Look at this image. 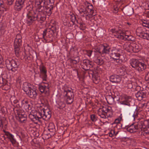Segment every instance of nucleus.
Wrapping results in <instances>:
<instances>
[{"label": "nucleus", "mask_w": 149, "mask_h": 149, "mask_svg": "<svg viewBox=\"0 0 149 149\" xmlns=\"http://www.w3.org/2000/svg\"><path fill=\"white\" fill-rule=\"evenodd\" d=\"M52 4H44V6L40 7L37 10H34L30 5L27 6L25 11L26 17V24L30 25L36 21L42 23L46 19V15L49 16L52 13V11L53 9Z\"/></svg>", "instance_id": "nucleus-1"}, {"label": "nucleus", "mask_w": 149, "mask_h": 149, "mask_svg": "<svg viewBox=\"0 0 149 149\" xmlns=\"http://www.w3.org/2000/svg\"><path fill=\"white\" fill-rule=\"evenodd\" d=\"M130 64L133 68L141 72L146 69L147 66L149 65V58L143 61L132 59L130 61Z\"/></svg>", "instance_id": "nucleus-2"}, {"label": "nucleus", "mask_w": 149, "mask_h": 149, "mask_svg": "<svg viewBox=\"0 0 149 149\" xmlns=\"http://www.w3.org/2000/svg\"><path fill=\"white\" fill-rule=\"evenodd\" d=\"M6 66L8 70L15 72L19 68V63L17 59H7L5 61Z\"/></svg>", "instance_id": "nucleus-3"}, {"label": "nucleus", "mask_w": 149, "mask_h": 149, "mask_svg": "<svg viewBox=\"0 0 149 149\" xmlns=\"http://www.w3.org/2000/svg\"><path fill=\"white\" fill-rule=\"evenodd\" d=\"M136 33L140 38L149 40V31H146L144 28L139 27L136 29Z\"/></svg>", "instance_id": "nucleus-4"}, {"label": "nucleus", "mask_w": 149, "mask_h": 149, "mask_svg": "<svg viewBox=\"0 0 149 149\" xmlns=\"http://www.w3.org/2000/svg\"><path fill=\"white\" fill-rule=\"evenodd\" d=\"M49 87L48 83L43 82L41 84L39 85V89L42 93H44L46 96L49 95Z\"/></svg>", "instance_id": "nucleus-5"}, {"label": "nucleus", "mask_w": 149, "mask_h": 149, "mask_svg": "<svg viewBox=\"0 0 149 149\" xmlns=\"http://www.w3.org/2000/svg\"><path fill=\"white\" fill-rule=\"evenodd\" d=\"M40 71V77L42 79L43 81H46L47 78V70L46 67L42 63L39 65Z\"/></svg>", "instance_id": "nucleus-6"}, {"label": "nucleus", "mask_w": 149, "mask_h": 149, "mask_svg": "<svg viewBox=\"0 0 149 149\" xmlns=\"http://www.w3.org/2000/svg\"><path fill=\"white\" fill-rule=\"evenodd\" d=\"M64 94L66 96V102L67 104H70L72 103L73 101L74 96L73 92L69 90L64 91Z\"/></svg>", "instance_id": "nucleus-7"}, {"label": "nucleus", "mask_w": 149, "mask_h": 149, "mask_svg": "<svg viewBox=\"0 0 149 149\" xmlns=\"http://www.w3.org/2000/svg\"><path fill=\"white\" fill-rule=\"evenodd\" d=\"M122 50L121 49L113 47L111 50V53L110 54V57L113 58H118L122 56Z\"/></svg>", "instance_id": "nucleus-8"}, {"label": "nucleus", "mask_w": 149, "mask_h": 149, "mask_svg": "<svg viewBox=\"0 0 149 149\" xmlns=\"http://www.w3.org/2000/svg\"><path fill=\"white\" fill-rule=\"evenodd\" d=\"M17 108H22L28 111L31 109L30 103L26 99H24L21 102V104H17L16 106Z\"/></svg>", "instance_id": "nucleus-9"}, {"label": "nucleus", "mask_w": 149, "mask_h": 149, "mask_svg": "<svg viewBox=\"0 0 149 149\" xmlns=\"http://www.w3.org/2000/svg\"><path fill=\"white\" fill-rule=\"evenodd\" d=\"M81 65L82 68L85 70H88L93 67V62L88 60H84Z\"/></svg>", "instance_id": "nucleus-10"}, {"label": "nucleus", "mask_w": 149, "mask_h": 149, "mask_svg": "<svg viewBox=\"0 0 149 149\" xmlns=\"http://www.w3.org/2000/svg\"><path fill=\"white\" fill-rule=\"evenodd\" d=\"M25 0H16L14 6V9L18 11H20L23 7Z\"/></svg>", "instance_id": "nucleus-11"}, {"label": "nucleus", "mask_w": 149, "mask_h": 149, "mask_svg": "<svg viewBox=\"0 0 149 149\" xmlns=\"http://www.w3.org/2000/svg\"><path fill=\"white\" fill-rule=\"evenodd\" d=\"M119 33V35H116V37L120 40H127L128 41L133 40L134 37L131 35H127L123 33Z\"/></svg>", "instance_id": "nucleus-12"}, {"label": "nucleus", "mask_w": 149, "mask_h": 149, "mask_svg": "<svg viewBox=\"0 0 149 149\" xmlns=\"http://www.w3.org/2000/svg\"><path fill=\"white\" fill-rule=\"evenodd\" d=\"M16 116L17 119L21 123H25L27 120L26 115L20 112L19 110H17Z\"/></svg>", "instance_id": "nucleus-13"}, {"label": "nucleus", "mask_w": 149, "mask_h": 149, "mask_svg": "<svg viewBox=\"0 0 149 149\" xmlns=\"http://www.w3.org/2000/svg\"><path fill=\"white\" fill-rule=\"evenodd\" d=\"M131 98L130 97L127 96L123 97L122 100L120 101V103L121 104L130 106V102L131 101Z\"/></svg>", "instance_id": "nucleus-14"}, {"label": "nucleus", "mask_w": 149, "mask_h": 149, "mask_svg": "<svg viewBox=\"0 0 149 149\" xmlns=\"http://www.w3.org/2000/svg\"><path fill=\"white\" fill-rule=\"evenodd\" d=\"M3 132L4 133V135L7 136V138L9 139L10 141L13 144H14L16 143V140L14 138V136L10 133L9 132L6 131L5 130H3Z\"/></svg>", "instance_id": "nucleus-15"}, {"label": "nucleus", "mask_w": 149, "mask_h": 149, "mask_svg": "<svg viewBox=\"0 0 149 149\" xmlns=\"http://www.w3.org/2000/svg\"><path fill=\"white\" fill-rule=\"evenodd\" d=\"M121 77L117 75H111L110 77V80L112 83H119L121 81Z\"/></svg>", "instance_id": "nucleus-16"}, {"label": "nucleus", "mask_w": 149, "mask_h": 149, "mask_svg": "<svg viewBox=\"0 0 149 149\" xmlns=\"http://www.w3.org/2000/svg\"><path fill=\"white\" fill-rule=\"evenodd\" d=\"M98 54H95L94 60L95 63L97 65H101L104 63L103 59Z\"/></svg>", "instance_id": "nucleus-17"}, {"label": "nucleus", "mask_w": 149, "mask_h": 149, "mask_svg": "<svg viewBox=\"0 0 149 149\" xmlns=\"http://www.w3.org/2000/svg\"><path fill=\"white\" fill-rule=\"evenodd\" d=\"M22 37L20 34H17L16 36L14 42V45L17 46H20L22 44Z\"/></svg>", "instance_id": "nucleus-18"}, {"label": "nucleus", "mask_w": 149, "mask_h": 149, "mask_svg": "<svg viewBox=\"0 0 149 149\" xmlns=\"http://www.w3.org/2000/svg\"><path fill=\"white\" fill-rule=\"evenodd\" d=\"M106 106L103 107L102 108L99 109L98 111L97 114L101 118H106Z\"/></svg>", "instance_id": "nucleus-19"}, {"label": "nucleus", "mask_w": 149, "mask_h": 149, "mask_svg": "<svg viewBox=\"0 0 149 149\" xmlns=\"http://www.w3.org/2000/svg\"><path fill=\"white\" fill-rule=\"evenodd\" d=\"M48 129L49 132H50L49 133L50 136H54L55 134V128L53 123H50L49 124Z\"/></svg>", "instance_id": "nucleus-20"}, {"label": "nucleus", "mask_w": 149, "mask_h": 149, "mask_svg": "<svg viewBox=\"0 0 149 149\" xmlns=\"http://www.w3.org/2000/svg\"><path fill=\"white\" fill-rule=\"evenodd\" d=\"M135 96L139 100H141L143 98L146 97V93L143 91H139L136 93Z\"/></svg>", "instance_id": "nucleus-21"}, {"label": "nucleus", "mask_w": 149, "mask_h": 149, "mask_svg": "<svg viewBox=\"0 0 149 149\" xmlns=\"http://www.w3.org/2000/svg\"><path fill=\"white\" fill-rule=\"evenodd\" d=\"M26 94L31 98L35 99L36 98L37 93L36 90L31 88L26 93Z\"/></svg>", "instance_id": "nucleus-22"}, {"label": "nucleus", "mask_w": 149, "mask_h": 149, "mask_svg": "<svg viewBox=\"0 0 149 149\" xmlns=\"http://www.w3.org/2000/svg\"><path fill=\"white\" fill-rule=\"evenodd\" d=\"M102 54H109L111 51L110 46L107 44H102Z\"/></svg>", "instance_id": "nucleus-23"}, {"label": "nucleus", "mask_w": 149, "mask_h": 149, "mask_svg": "<svg viewBox=\"0 0 149 149\" xmlns=\"http://www.w3.org/2000/svg\"><path fill=\"white\" fill-rule=\"evenodd\" d=\"M123 48L127 52H132V43L126 42L123 45Z\"/></svg>", "instance_id": "nucleus-24"}, {"label": "nucleus", "mask_w": 149, "mask_h": 149, "mask_svg": "<svg viewBox=\"0 0 149 149\" xmlns=\"http://www.w3.org/2000/svg\"><path fill=\"white\" fill-rule=\"evenodd\" d=\"M126 130L130 133H134L138 132L136 127V125L134 124H132L131 125L127 127Z\"/></svg>", "instance_id": "nucleus-25"}, {"label": "nucleus", "mask_w": 149, "mask_h": 149, "mask_svg": "<svg viewBox=\"0 0 149 149\" xmlns=\"http://www.w3.org/2000/svg\"><path fill=\"white\" fill-rule=\"evenodd\" d=\"M135 125H136V127L138 132L142 131L144 127H145L144 123L143 121H139L137 123L135 124Z\"/></svg>", "instance_id": "nucleus-26"}, {"label": "nucleus", "mask_w": 149, "mask_h": 149, "mask_svg": "<svg viewBox=\"0 0 149 149\" xmlns=\"http://www.w3.org/2000/svg\"><path fill=\"white\" fill-rule=\"evenodd\" d=\"M44 113L43 119L48 120L51 116V112L49 109H44Z\"/></svg>", "instance_id": "nucleus-27"}, {"label": "nucleus", "mask_w": 149, "mask_h": 149, "mask_svg": "<svg viewBox=\"0 0 149 149\" xmlns=\"http://www.w3.org/2000/svg\"><path fill=\"white\" fill-rule=\"evenodd\" d=\"M29 117L31 120L36 124H37L38 121L40 122H41V120L38 119V117L37 116L36 114H34L31 113L29 114Z\"/></svg>", "instance_id": "nucleus-28"}, {"label": "nucleus", "mask_w": 149, "mask_h": 149, "mask_svg": "<svg viewBox=\"0 0 149 149\" xmlns=\"http://www.w3.org/2000/svg\"><path fill=\"white\" fill-rule=\"evenodd\" d=\"M6 10L3 4V1L0 0V18L3 16L5 14L4 13Z\"/></svg>", "instance_id": "nucleus-29"}, {"label": "nucleus", "mask_w": 149, "mask_h": 149, "mask_svg": "<svg viewBox=\"0 0 149 149\" xmlns=\"http://www.w3.org/2000/svg\"><path fill=\"white\" fill-rule=\"evenodd\" d=\"M102 44H101L97 47L94 48V52L95 54H98L100 56H101L102 54Z\"/></svg>", "instance_id": "nucleus-30"}, {"label": "nucleus", "mask_w": 149, "mask_h": 149, "mask_svg": "<svg viewBox=\"0 0 149 149\" xmlns=\"http://www.w3.org/2000/svg\"><path fill=\"white\" fill-rule=\"evenodd\" d=\"M93 8L92 5L90 4H88L86 6V9L87 12V14L88 13L90 15H93L94 10Z\"/></svg>", "instance_id": "nucleus-31"}, {"label": "nucleus", "mask_w": 149, "mask_h": 149, "mask_svg": "<svg viewBox=\"0 0 149 149\" xmlns=\"http://www.w3.org/2000/svg\"><path fill=\"white\" fill-rule=\"evenodd\" d=\"M30 84L27 82L24 83L23 85V89L25 91L26 93L28 92L29 90H30L31 88L30 87Z\"/></svg>", "instance_id": "nucleus-32"}, {"label": "nucleus", "mask_w": 149, "mask_h": 149, "mask_svg": "<svg viewBox=\"0 0 149 149\" xmlns=\"http://www.w3.org/2000/svg\"><path fill=\"white\" fill-rule=\"evenodd\" d=\"M108 103L110 104H113L115 102L114 98L112 96L109 95L106 97Z\"/></svg>", "instance_id": "nucleus-33"}, {"label": "nucleus", "mask_w": 149, "mask_h": 149, "mask_svg": "<svg viewBox=\"0 0 149 149\" xmlns=\"http://www.w3.org/2000/svg\"><path fill=\"white\" fill-rule=\"evenodd\" d=\"M140 50V48L138 44L135 43H132V52L137 53Z\"/></svg>", "instance_id": "nucleus-34"}, {"label": "nucleus", "mask_w": 149, "mask_h": 149, "mask_svg": "<svg viewBox=\"0 0 149 149\" xmlns=\"http://www.w3.org/2000/svg\"><path fill=\"white\" fill-rule=\"evenodd\" d=\"M106 118H108V117H111L112 116V113L111 111V108H110V109H109V107L106 106Z\"/></svg>", "instance_id": "nucleus-35"}, {"label": "nucleus", "mask_w": 149, "mask_h": 149, "mask_svg": "<svg viewBox=\"0 0 149 149\" xmlns=\"http://www.w3.org/2000/svg\"><path fill=\"white\" fill-rule=\"evenodd\" d=\"M44 109H42L40 110H38V111L37 112L36 114L38 116V118L39 120L40 119L42 118L43 119L44 113Z\"/></svg>", "instance_id": "nucleus-36"}, {"label": "nucleus", "mask_w": 149, "mask_h": 149, "mask_svg": "<svg viewBox=\"0 0 149 149\" xmlns=\"http://www.w3.org/2000/svg\"><path fill=\"white\" fill-rule=\"evenodd\" d=\"M78 10L80 13L86 14L87 16H88V15L87 12L86 8L84 7L83 6H81L80 8Z\"/></svg>", "instance_id": "nucleus-37"}, {"label": "nucleus", "mask_w": 149, "mask_h": 149, "mask_svg": "<svg viewBox=\"0 0 149 149\" xmlns=\"http://www.w3.org/2000/svg\"><path fill=\"white\" fill-rule=\"evenodd\" d=\"M42 2V1L40 0H36L35 2V6L37 8L36 10H38L40 7H43V6H42L40 5Z\"/></svg>", "instance_id": "nucleus-38"}, {"label": "nucleus", "mask_w": 149, "mask_h": 149, "mask_svg": "<svg viewBox=\"0 0 149 149\" xmlns=\"http://www.w3.org/2000/svg\"><path fill=\"white\" fill-rule=\"evenodd\" d=\"M69 17L71 19V21L72 22L73 25L74 24L76 21L78 22V21L76 20L75 16L73 13L70 15Z\"/></svg>", "instance_id": "nucleus-39"}, {"label": "nucleus", "mask_w": 149, "mask_h": 149, "mask_svg": "<svg viewBox=\"0 0 149 149\" xmlns=\"http://www.w3.org/2000/svg\"><path fill=\"white\" fill-rule=\"evenodd\" d=\"M97 75V74L96 73V75L92 77L93 82L96 84H97L100 81V78Z\"/></svg>", "instance_id": "nucleus-40"}, {"label": "nucleus", "mask_w": 149, "mask_h": 149, "mask_svg": "<svg viewBox=\"0 0 149 149\" xmlns=\"http://www.w3.org/2000/svg\"><path fill=\"white\" fill-rule=\"evenodd\" d=\"M118 132H116L114 130H111L108 133V134L110 137H112L114 136H116L118 134Z\"/></svg>", "instance_id": "nucleus-41"}, {"label": "nucleus", "mask_w": 149, "mask_h": 149, "mask_svg": "<svg viewBox=\"0 0 149 149\" xmlns=\"http://www.w3.org/2000/svg\"><path fill=\"white\" fill-rule=\"evenodd\" d=\"M122 114H121L117 118H116L114 121V123L118 124L120 123V122L123 121Z\"/></svg>", "instance_id": "nucleus-42"}, {"label": "nucleus", "mask_w": 149, "mask_h": 149, "mask_svg": "<svg viewBox=\"0 0 149 149\" xmlns=\"http://www.w3.org/2000/svg\"><path fill=\"white\" fill-rule=\"evenodd\" d=\"M119 71L120 75H123L125 72V69L123 67H120L119 69Z\"/></svg>", "instance_id": "nucleus-43"}, {"label": "nucleus", "mask_w": 149, "mask_h": 149, "mask_svg": "<svg viewBox=\"0 0 149 149\" xmlns=\"http://www.w3.org/2000/svg\"><path fill=\"white\" fill-rule=\"evenodd\" d=\"M14 46L15 54L17 56H19V47L20 46L14 45Z\"/></svg>", "instance_id": "nucleus-44"}, {"label": "nucleus", "mask_w": 149, "mask_h": 149, "mask_svg": "<svg viewBox=\"0 0 149 149\" xmlns=\"http://www.w3.org/2000/svg\"><path fill=\"white\" fill-rule=\"evenodd\" d=\"M91 120L93 122H95L97 120V117L95 114H92L90 116Z\"/></svg>", "instance_id": "nucleus-45"}, {"label": "nucleus", "mask_w": 149, "mask_h": 149, "mask_svg": "<svg viewBox=\"0 0 149 149\" xmlns=\"http://www.w3.org/2000/svg\"><path fill=\"white\" fill-rule=\"evenodd\" d=\"M114 60V61L118 63H121L123 61V60L120 58V57H119L118 58H113Z\"/></svg>", "instance_id": "nucleus-46"}, {"label": "nucleus", "mask_w": 149, "mask_h": 149, "mask_svg": "<svg viewBox=\"0 0 149 149\" xmlns=\"http://www.w3.org/2000/svg\"><path fill=\"white\" fill-rule=\"evenodd\" d=\"M143 130L146 134L149 133V124L146 126L145 125V127H144Z\"/></svg>", "instance_id": "nucleus-47"}, {"label": "nucleus", "mask_w": 149, "mask_h": 149, "mask_svg": "<svg viewBox=\"0 0 149 149\" xmlns=\"http://www.w3.org/2000/svg\"><path fill=\"white\" fill-rule=\"evenodd\" d=\"M124 11L127 13H129L130 11H132L133 10V9L131 8H124Z\"/></svg>", "instance_id": "nucleus-48"}, {"label": "nucleus", "mask_w": 149, "mask_h": 149, "mask_svg": "<svg viewBox=\"0 0 149 149\" xmlns=\"http://www.w3.org/2000/svg\"><path fill=\"white\" fill-rule=\"evenodd\" d=\"M88 74L89 77H92L96 75V73H95V72L91 70L88 71Z\"/></svg>", "instance_id": "nucleus-49"}, {"label": "nucleus", "mask_w": 149, "mask_h": 149, "mask_svg": "<svg viewBox=\"0 0 149 149\" xmlns=\"http://www.w3.org/2000/svg\"><path fill=\"white\" fill-rule=\"evenodd\" d=\"M85 52L86 54H87L88 56L90 57L93 51L91 50H86L85 51Z\"/></svg>", "instance_id": "nucleus-50"}, {"label": "nucleus", "mask_w": 149, "mask_h": 149, "mask_svg": "<svg viewBox=\"0 0 149 149\" xmlns=\"http://www.w3.org/2000/svg\"><path fill=\"white\" fill-rule=\"evenodd\" d=\"M58 105V108L60 109H62L65 107V104L62 102L59 103Z\"/></svg>", "instance_id": "nucleus-51"}, {"label": "nucleus", "mask_w": 149, "mask_h": 149, "mask_svg": "<svg viewBox=\"0 0 149 149\" xmlns=\"http://www.w3.org/2000/svg\"><path fill=\"white\" fill-rule=\"evenodd\" d=\"M138 114L139 113L138 111H136L134 112V113L133 115V117L134 119V120L137 118L138 117Z\"/></svg>", "instance_id": "nucleus-52"}, {"label": "nucleus", "mask_w": 149, "mask_h": 149, "mask_svg": "<svg viewBox=\"0 0 149 149\" xmlns=\"http://www.w3.org/2000/svg\"><path fill=\"white\" fill-rule=\"evenodd\" d=\"M145 79L146 81H148L149 83V72L146 74Z\"/></svg>", "instance_id": "nucleus-53"}, {"label": "nucleus", "mask_w": 149, "mask_h": 149, "mask_svg": "<svg viewBox=\"0 0 149 149\" xmlns=\"http://www.w3.org/2000/svg\"><path fill=\"white\" fill-rule=\"evenodd\" d=\"M47 29H45L43 31V33L42 34V37L44 40H46L45 37L46 36L47 33Z\"/></svg>", "instance_id": "nucleus-54"}, {"label": "nucleus", "mask_w": 149, "mask_h": 149, "mask_svg": "<svg viewBox=\"0 0 149 149\" xmlns=\"http://www.w3.org/2000/svg\"><path fill=\"white\" fill-rule=\"evenodd\" d=\"M3 60L2 56L0 55V65L1 67H3Z\"/></svg>", "instance_id": "nucleus-55"}, {"label": "nucleus", "mask_w": 149, "mask_h": 149, "mask_svg": "<svg viewBox=\"0 0 149 149\" xmlns=\"http://www.w3.org/2000/svg\"><path fill=\"white\" fill-rule=\"evenodd\" d=\"M70 62L71 63H73V64H76L77 63V61L72 59H70Z\"/></svg>", "instance_id": "nucleus-56"}, {"label": "nucleus", "mask_w": 149, "mask_h": 149, "mask_svg": "<svg viewBox=\"0 0 149 149\" xmlns=\"http://www.w3.org/2000/svg\"><path fill=\"white\" fill-rule=\"evenodd\" d=\"M148 22H146L145 21L144 22H143L142 24V25L143 26H145L146 27H148Z\"/></svg>", "instance_id": "nucleus-57"}, {"label": "nucleus", "mask_w": 149, "mask_h": 149, "mask_svg": "<svg viewBox=\"0 0 149 149\" xmlns=\"http://www.w3.org/2000/svg\"><path fill=\"white\" fill-rule=\"evenodd\" d=\"M3 123L2 120V118L0 117V127H3Z\"/></svg>", "instance_id": "nucleus-58"}, {"label": "nucleus", "mask_w": 149, "mask_h": 149, "mask_svg": "<svg viewBox=\"0 0 149 149\" xmlns=\"http://www.w3.org/2000/svg\"><path fill=\"white\" fill-rule=\"evenodd\" d=\"M14 0H7V4L9 5H12Z\"/></svg>", "instance_id": "nucleus-59"}, {"label": "nucleus", "mask_w": 149, "mask_h": 149, "mask_svg": "<svg viewBox=\"0 0 149 149\" xmlns=\"http://www.w3.org/2000/svg\"><path fill=\"white\" fill-rule=\"evenodd\" d=\"M74 46H72L70 49V52L71 53H73L75 51V49L74 48Z\"/></svg>", "instance_id": "nucleus-60"}, {"label": "nucleus", "mask_w": 149, "mask_h": 149, "mask_svg": "<svg viewBox=\"0 0 149 149\" xmlns=\"http://www.w3.org/2000/svg\"><path fill=\"white\" fill-rule=\"evenodd\" d=\"M21 78L20 76H19L16 79V81L17 83H20L21 82Z\"/></svg>", "instance_id": "nucleus-61"}, {"label": "nucleus", "mask_w": 149, "mask_h": 149, "mask_svg": "<svg viewBox=\"0 0 149 149\" xmlns=\"http://www.w3.org/2000/svg\"><path fill=\"white\" fill-rule=\"evenodd\" d=\"M111 32H112V33H114L115 32H117V33H118V35H119L120 34L119 33H121V31H116L115 30V29H111Z\"/></svg>", "instance_id": "nucleus-62"}, {"label": "nucleus", "mask_w": 149, "mask_h": 149, "mask_svg": "<svg viewBox=\"0 0 149 149\" xmlns=\"http://www.w3.org/2000/svg\"><path fill=\"white\" fill-rule=\"evenodd\" d=\"M118 8L117 7H116L114 8L113 12L115 13H116L118 12Z\"/></svg>", "instance_id": "nucleus-63"}, {"label": "nucleus", "mask_w": 149, "mask_h": 149, "mask_svg": "<svg viewBox=\"0 0 149 149\" xmlns=\"http://www.w3.org/2000/svg\"><path fill=\"white\" fill-rule=\"evenodd\" d=\"M64 25H65L69 27L71 26V25L70 24V22L69 21H67V22L66 23H64Z\"/></svg>", "instance_id": "nucleus-64"}]
</instances>
